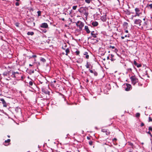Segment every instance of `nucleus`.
<instances>
[{
    "instance_id": "nucleus-24",
    "label": "nucleus",
    "mask_w": 152,
    "mask_h": 152,
    "mask_svg": "<svg viewBox=\"0 0 152 152\" xmlns=\"http://www.w3.org/2000/svg\"><path fill=\"white\" fill-rule=\"evenodd\" d=\"M0 101L2 102V103L3 104V106L4 107H6V104L5 101L4 99L3 98H1L0 99Z\"/></svg>"
},
{
    "instance_id": "nucleus-56",
    "label": "nucleus",
    "mask_w": 152,
    "mask_h": 152,
    "mask_svg": "<svg viewBox=\"0 0 152 152\" xmlns=\"http://www.w3.org/2000/svg\"><path fill=\"white\" fill-rule=\"evenodd\" d=\"M20 77H21V80H22L23 79H24L23 77V76H22L21 75L20 76Z\"/></svg>"
},
{
    "instance_id": "nucleus-38",
    "label": "nucleus",
    "mask_w": 152,
    "mask_h": 152,
    "mask_svg": "<svg viewBox=\"0 0 152 152\" xmlns=\"http://www.w3.org/2000/svg\"><path fill=\"white\" fill-rule=\"evenodd\" d=\"M140 114L139 113H137L136 114V117L137 118H138L140 117Z\"/></svg>"
},
{
    "instance_id": "nucleus-23",
    "label": "nucleus",
    "mask_w": 152,
    "mask_h": 152,
    "mask_svg": "<svg viewBox=\"0 0 152 152\" xmlns=\"http://www.w3.org/2000/svg\"><path fill=\"white\" fill-rule=\"evenodd\" d=\"M91 24L94 26L95 27L96 26L98 25V23L97 22L95 21L91 22Z\"/></svg>"
},
{
    "instance_id": "nucleus-25",
    "label": "nucleus",
    "mask_w": 152,
    "mask_h": 152,
    "mask_svg": "<svg viewBox=\"0 0 152 152\" xmlns=\"http://www.w3.org/2000/svg\"><path fill=\"white\" fill-rule=\"evenodd\" d=\"M128 145L131 146L132 148L133 149L134 148V145L131 142H127Z\"/></svg>"
},
{
    "instance_id": "nucleus-63",
    "label": "nucleus",
    "mask_w": 152,
    "mask_h": 152,
    "mask_svg": "<svg viewBox=\"0 0 152 152\" xmlns=\"http://www.w3.org/2000/svg\"><path fill=\"white\" fill-rule=\"evenodd\" d=\"M124 37H124L122 36V37H121V39H124Z\"/></svg>"
},
{
    "instance_id": "nucleus-41",
    "label": "nucleus",
    "mask_w": 152,
    "mask_h": 152,
    "mask_svg": "<svg viewBox=\"0 0 152 152\" xmlns=\"http://www.w3.org/2000/svg\"><path fill=\"white\" fill-rule=\"evenodd\" d=\"M38 14V16H39L41 15V12L40 11H39L37 12Z\"/></svg>"
},
{
    "instance_id": "nucleus-46",
    "label": "nucleus",
    "mask_w": 152,
    "mask_h": 152,
    "mask_svg": "<svg viewBox=\"0 0 152 152\" xmlns=\"http://www.w3.org/2000/svg\"><path fill=\"white\" fill-rule=\"evenodd\" d=\"M148 130L149 131L152 132V127L151 126H149L148 128Z\"/></svg>"
},
{
    "instance_id": "nucleus-17",
    "label": "nucleus",
    "mask_w": 152,
    "mask_h": 152,
    "mask_svg": "<svg viewBox=\"0 0 152 152\" xmlns=\"http://www.w3.org/2000/svg\"><path fill=\"white\" fill-rule=\"evenodd\" d=\"M102 131L103 132L106 133V134L107 135H109L110 134V132L109 131L106 129H103L102 130Z\"/></svg>"
},
{
    "instance_id": "nucleus-15",
    "label": "nucleus",
    "mask_w": 152,
    "mask_h": 152,
    "mask_svg": "<svg viewBox=\"0 0 152 152\" xmlns=\"http://www.w3.org/2000/svg\"><path fill=\"white\" fill-rule=\"evenodd\" d=\"M147 29L152 30V20H150Z\"/></svg>"
},
{
    "instance_id": "nucleus-11",
    "label": "nucleus",
    "mask_w": 152,
    "mask_h": 152,
    "mask_svg": "<svg viewBox=\"0 0 152 152\" xmlns=\"http://www.w3.org/2000/svg\"><path fill=\"white\" fill-rule=\"evenodd\" d=\"M41 90L42 92L45 94L49 95L50 92L48 91L47 89L44 87H42L41 88Z\"/></svg>"
},
{
    "instance_id": "nucleus-32",
    "label": "nucleus",
    "mask_w": 152,
    "mask_h": 152,
    "mask_svg": "<svg viewBox=\"0 0 152 152\" xmlns=\"http://www.w3.org/2000/svg\"><path fill=\"white\" fill-rule=\"evenodd\" d=\"M125 12L127 15H130L131 14V12L128 10H127L126 11H125Z\"/></svg>"
},
{
    "instance_id": "nucleus-33",
    "label": "nucleus",
    "mask_w": 152,
    "mask_h": 152,
    "mask_svg": "<svg viewBox=\"0 0 152 152\" xmlns=\"http://www.w3.org/2000/svg\"><path fill=\"white\" fill-rule=\"evenodd\" d=\"M80 51L78 50H77L75 52V53L76 55H78L80 53Z\"/></svg>"
},
{
    "instance_id": "nucleus-58",
    "label": "nucleus",
    "mask_w": 152,
    "mask_h": 152,
    "mask_svg": "<svg viewBox=\"0 0 152 152\" xmlns=\"http://www.w3.org/2000/svg\"><path fill=\"white\" fill-rule=\"evenodd\" d=\"M138 85L139 86H141L142 85V84L141 83H138Z\"/></svg>"
},
{
    "instance_id": "nucleus-53",
    "label": "nucleus",
    "mask_w": 152,
    "mask_h": 152,
    "mask_svg": "<svg viewBox=\"0 0 152 152\" xmlns=\"http://www.w3.org/2000/svg\"><path fill=\"white\" fill-rule=\"evenodd\" d=\"M144 125V124L143 123H142L141 124L140 126L141 127L143 126Z\"/></svg>"
},
{
    "instance_id": "nucleus-40",
    "label": "nucleus",
    "mask_w": 152,
    "mask_h": 152,
    "mask_svg": "<svg viewBox=\"0 0 152 152\" xmlns=\"http://www.w3.org/2000/svg\"><path fill=\"white\" fill-rule=\"evenodd\" d=\"M123 25L126 26V27L127 28V26H128V23L126 22H125L124 23Z\"/></svg>"
},
{
    "instance_id": "nucleus-50",
    "label": "nucleus",
    "mask_w": 152,
    "mask_h": 152,
    "mask_svg": "<svg viewBox=\"0 0 152 152\" xmlns=\"http://www.w3.org/2000/svg\"><path fill=\"white\" fill-rule=\"evenodd\" d=\"M15 5L16 6H19V4L18 2H17L15 3Z\"/></svg>"
},
{
    "instance_id": "nucleus-4",
    "label": "nucleus",
    "mask_w": 152,
    "mask_h": 152,
    "mask_svg": "<svg viewBox=\"0 0 152 152\" xmlns=\"http://www.w3.org/2000/svg\"><path fill=\"white\" fill-rule=\"evenodd\" d=\"M76 25L78 27L79 29L80 30H82L84 26V23L78 20L76 23Z\"/></svg>"
},
{
    "instance_id": "nucleus-20",
    "label": "nucleus",
    "mask_w": 152,
    "mask_h": 152,
    "mask_svg": "<svg viewBox=\"0 0 152 152\" xmlns=\"http://www.w3.org/2000/svg\"><path fill=\"white\" fill-rule=\"evenodd\" d=\"M84 29L87 33L89 34L90 33V31L89 29V28L88 26H85Z\"/></svg>"
},
{
    "instance_id": "nucleus-54",
    "label": "nucleus",
    "mask_w": 152,
    "mask_h": 152,
    "mask_svg": "<svg viewBox=\"0 0 152 152\" xmlns=\"http://www.w3.org/2000/svg\"><path fill=\"white\" fill-rule=\"evenodd\" d=\"M117 140V139L115 138H114L113 139V141H116Z\"/></svg>"
},
{
    "instance_id": "nucleus-43",
    "label": "nucleus",
    "mask_w": 152,
    "mask_h": 152,
    "mask_svg": "<svg viewBox=\"0 0 152 152\" xmlns=\"http://www.w3.org/2000/svg\"><path fill=\"white\" fill-rule=\"evenodd\" d=\"M15 111H21L19 107H17L15 109Z\"/></svg>"
},
{
    "instance_id": "nucleus-42",
    "label": "nucleus",
    "mask_w": 152,
    "mask_h": 152,
    "mask_svg": "<svg viewBox=\"0 0 152 152\" xmlns=\"http://www.w3.org/2000/svg\"><path fill=\"white\" fill-rule=\"evenodd\" d=\"M148 121L149 122H151V121L152 122V118H151V117H148Z\"/></svg>"
},
{
    "instance_id": "nucleus-51",
    "label": "nucleus",
    "mask_w": 152,
    "mask_h": 152,
    "mask_svg": "<svg viewBox=\"0 0 152 152\" xmlns=\"http://www.w3.org/2000/svg\"><path fill=\"white\" fill-rule=\"evenodd\" d=\"M19 23H16V24H15V26L17 27H19Z\"/></svg>"
},
{
    "instance_id": "nucleus-2",
    "label": "nucleus",
    "mask_w": 152,
    "mask_h": 152,
    "mask_svg": "<svg viewBox=\"0 0 152 152\" xmlns=\"http://www.w3.org/2000/svg\"><path fill=\"white\" fill-rule=\"evenodd\" d=\"M21 75V73H19L18 72H15L12 71V74L11 75V76L12 77L15 78L16 79H20Z\"/></svg>"
},
{
    "instance_id": "nucleus-59",
    "label": "nucleus",
    "mask_w": 152,
    "mask_h": 152,
    "mask_svg": "<svg viewBox=\"0 0 152 152\" xmlns=\"http://www.w3.org/2000/svg\"><path fill=\"white\" fill-rule=\"evenodd\" d=\"M37 66H39V65H40V63L39 62H37Z\"/></svg>"
},
{
    "instance_id": "nucleus-21",
    "label": "nucleus",
    "mask_w": 152,
    "mask_h": 152,
    "mask_svg": "<svg viewBox=\"0 0 152 152\" xmlns=\"http://www.w3.org/2000/svg\"><path fill=\"white\" fill-rule=\"evenodd\" d=\"M134 64L137 66V67L138 68L140 67L141 66V65L140 64H138L136 61L135 60L134 61Z\"/></svg>"
},
{
    "instance_id": "nucleus-44",
    "label": "nucleus",
    "mask_w": 152,
    "mask_h": 152,
    "mask_svg": "<svg viewBox=\"0 0 152 152\" xmlns=\"http://www.w3.org/2000/svg\"><path fill=\"white\" fill-rule=\"evenodd\" d=\"M93 142L91 141H90L89 142V144L90 145H92Z\"/></svg>"
},
{
    "instance_id": "nucleus-36",
    "label": "nucleus",
    "mask_w": 152,
    "mask_h": 152,
    "mask_svg": "<svg viewBox=\"0 0 152 152\" xmlns=\"http://www.w3.org/2000/svg\"><path fill=\"white\" fill-rule=\"evenodd\" d=\"M8 76L7 78H6V80H12V79L10 77L11 76Z\"/></svg>"
},
{
    "instance_id": "nucleus-39",
    "label": "nucleus",
    "mask_w": 152,
    "mask_h": 152,
    "mask_svg": "<svg viewBox=\"0 0 152 152\" xmlns=\"http://www.w3.org/2000/svg\"><path fill=\"white\" fill-rule=\"evenodd\" d=\"M114 50H113V51L115 53H117V52L118 51V50L117 49L115 48L114 49H113Z\"/></svg>"
},
{
    "instance_id": "nucleus-60",
    "label": "nucleus",
    "mask_w": 152,
    "mask_h": 152,
    "mask_svg": "<svg viewBox=\"0 0 152 152\" xmlns=\"http://www.w3.org/2000/svg\"><path fill=\"white\" fill-rule=\"evenodd\" d=\"M133 150L132 149H130L129 150V152H133Z\"/></svg>"
},
{
    "instance_id": "nucleus-31",
    "label": "nucleus",
    "mask_w": 152,
    "mask_h": 152,
    "mask_svg": "<svg viewBox=\"0 0 152 152\" xmlns=\"http://www.w3.org/2000/svg\"><path fill=\"white\" fill-rule=\"evenodd\" d=\"M40 60L43 63H45L46 62V60L43 58L41 57Z\"/></svg>"
},
{
    "instance_id": "nucleus-48",
    "label": "nucleus",
    "mask_w": 152,
    "mask_h": 152,
    "mask_svg": "<svg viewBox=\"0 0 152 152\" xmlns=\"http://www.w3.org/2000/svg\"><path fill=\"white\" fill-rule=\"evenodd\" d=\"M56 80H54L53 81H51V85H53V83H56Z\"/></svg>"
},
{
    "instance_id": "nucleus-14",
    "label": "nucleus",
    "mask_w": 152,
    "mask_h": 152,
    "mask_svg": "<svg viewBox=\"0 0 152 152\" xmlns=\"http://www.w3.org/2000/svg\"><path fill=\"white\" fill-rule=\"evenodd\" d=\"M89 70L91 73H93L94 76H97L98 73L95 69H89Z\"/></svg>"
},
{
    "instance_id": "nucleus-1",
    "label": "nucleus",
    "mask_w": 152,
    "mask_h": 152,
    "mask_svg": "<svg viewBox=\"0 0 152 152\" xmlns=\"http://www.w3.org/2000/svg\"><path fill=\"white\" fill-rule=\"evenodd\" d=\"M78 11L81 14V15L86 16V17L87 18L88 15V10L84 8H82L78 10Z\"/></svg>"
},
{
    "instance_id": "nucleus-19",
    "label": "nucleus",
    "mask_w": 152,
    "mask_h": 152,
    "mask_svg": "<svg viewBox=\"0 0 152 152\" xmlns=\"http://www.w3.org/2000/svg\"><path fill=\"white\" fill-rule=\"evenodd\" d=\"M106 15L105 14L102 16H101L100 18L101 20L103 22L106 21Z\"/></svg>"
},
{
    "instance_id": "nucleus-8",
    "label": "nucleus",
    "mask_w": 152,
    "mask_h": 152,
    "mask_svg": "<svg viewBox=\"0 0 152 152\" xmlns=\"http://www.w3.org/2000/svg\"><path fill=\"white\" fill-rule=\"evenodd\" d=\"M142 20L140 19H136L134 21V24L140 26L141 25Z\"/></svg>"
},
{
    "instance_id": "nucleus-3",
    "label": "nucleus",
    "mask_w": 152,
    "mask_h": 152,
    "mask_svg": "<svg viewBox=\"0 0 152 152\" xmlns=\"http://www.w3.org/2000/svg\"><path fill=\"white\" fill-rule=\"evenodd\" d=\"M130 79L131 80L132 84L133 85H135L138 81V79L136 77L135 75L132 76L130 77Z\"/></svg>"
},
{
    "instance_id": "nucleus-47",
    "label": "nucleus",
    "mask_w": 152,
    "mask_h": 152,
    "mask_svg": "<svg viewBox=\"0 0 152 152\" xmlns=\"http://www.w3.org/2000/svg\"><path fill=\"white\" fill-rule=\"evenodd\" d=\"M77 8V6L75 5V6H73L72 8H73V10H75Z\"/></svg>"
},
{
    "instance_id": "nucleus-6",
    "label": "nucleus",
    "mask_w": 152,
    "mask_h": 152,
    "mask_svg": "<svg viewBox=\"0 0 152 152\" xmlns=\"http://www.w3.org/2000/svg\"><path fill=\"white\" fill-rule=\"evenodd\" d=\"M38 80L39 82V83L41 84H43L46 81V79L45 77L44 76H42L41 77H40L39 78Z\"/></svg>"
},
{
    "instance_id": "nucleus-64",
    "label": "nucleus",
    "mask_w": 152,
    "mask_h": 152,
    "mask_svg": "<svg viewBox=\"0 0 152 152\" xmlns=\"http://www.w3.org/2000/svg\"><path fill=\"white\" fill-rule=\"evenodd\" d=\"M43 32L44 33H45L46 32V30H44Z\"/></svg>"
},
{
    "instance_id": "nucleus-10",
    "label": "nucleus",
    "mask_w": 152,
    "mask_h": 152,
    "mask_svg": "<svg viewBox=\"0 0 152 152\" xmlns=\"http://www.w3.org/2000/svg\"><path fill=\"white\" fill-rule=\"evenodd\" d=\"M28 78L31 80L29 82V83H28V86L29 87H31L33 86L34 84H35L34 81L33 80L31 79L29 77H28Z\"/></svg>"
},
{
    "instance_id": "nucleus-28",
    "label": "nucleus",
    "mask_w": 152,
    "mask_h": 152,
    "mask_svg": "<svg viewBox=\"0 0 152 152\" xmlns=\"http://www.w3.org/2000/svg\"><path fill=\"white\" fill-rule=\"evenodd\" d=\"M84 55H86V58L88 59L89 58V56L88 55V52H85L84 53Z\"/></svg>"
},
{
    "instance_id": "nucleus-55",
    "label": "nucleus",
    "mask_w": 152,
    "mask_h": 152,
    "mask_svg": "<svg viewBox=\"0 0 152 152\" xmlns=\"http://www.w3.org/2000/svg\"><path fill=\"white\" fill-rule=\"evenodd\" d=\"M32 58H36L37 56L36 55H33L32 56Z\"/></svg>"
},
{
    "instance_id": "nucleus-5",
    "label": "nucleus",
    "mask_w": 152,
    "mask_h": 152,
    "mask_svg": "<svg viewBox=\"0 0 152 152\" xmlns=\"http://www.w3.org/2000/svg\"><path fill=\"white\" fill-rule=\"evenodd\" d=\"M12 71L11 70H7V71L4 72L2 73V75L4 77L10 76H11V75L12 74Z\"/></svg>"
},
{
    "instance_id": "nucleus-9",
    "label": "nucleus",
    "mask_w": 152,
    "mask_h": 152,
    "mask_svg": "<svg viewBox=\"0 0 152 152\" xmlns=\"http://www.w3.org/2000/svg\"><path fill=\"white\" fill-rule=\"evenodd\" d=\"M150 20L146 19V21H145L143 24L142 25V26L141 27L142 28L143 27H145L147 29L148 25H149V22Z\"/></svg>"
},
{
    "instance_id": "nucleus-52",
    "label": "nucleus",
    "mask_w": 152,
    "mask_h": 152,
    "mask_svg": "<svg viewBox=\"0 0 152 152\" xmlns=\"http://www.w3.org/2000/svg\"><path fill=\"white\" fill-rule=\"evenodd\" d=\"M140 16L139 15H137V14L135 13V14L134 15V17H135L136 16L139 17Z\"/></svg>"
},
{
    "instance_id": "nucleus-61",
    "label": "nucleus",
    "mask_w": 152,
    "mask_h": 152,
    "mask_svg": "<svg viewBox=\"0 0 152 152\" xmlns=\"http://www.w3.org/2000/svg\"><path fill=\"white\" fill-rule=\"evenodd\" d=\"M87 139H88V140H90V137H87Z\"/></svg>"
},
{
    "instance_id": "nucleus-37",
    "label": "nucleus",
    "mask_w": 152,
    "mask_h": 152,
    "mask_svg": "<svg viewBox=\"0 0 152 152\" xmlns=\"http://www.w3.org/2000/svg\"><path fill=\"white\" fill-rule=\"evenodd\" d=\"M127 71L128 72H131L132 71V69L131 68H129L127 69Z\"/></svg>"
},
{
    "instance_id": "nucleus-34",
    "label": "nucleus",
    "mask_w": 152,
    "mask_h": 152,
    "mask_svg": "<svg viewBox=\"0 0 152 152\" xmlns=\"http://www.w3.org/2000/svg\"><path fill=\"white\" fill-rule=\"evenodd\" d=\"M91 0H85V2L88 4H90V3Z\"/></svg>"
},
{
    "instance_id": "nucleus-45",
    "label": "nucleus",
    "mask_w": 152,
    "mask_h": 152,
    "mask_svg": "<svg viewBox=\"0 0 152 152\" xmlns=\"http://www.w3.org/2000/svg\"><path fill=\"white\" fill-rule=\"evenodd\" d=\"M109 48H111L112 49H114L115 48V47L114 46H112V45H110L109 46Z\"/></svg>"
},
{
    "instance_id": "nucleus-7",
    "label": "nucleus",
    "mask_w": 152,
    "mask_h": 152,
    "mask_svg": "<svg viewBox=\"0 0 152 152\" xmlns=\"http://www.w3.org/2000/svg\"><path fill=\"white\" fill-rule=\"evenodd\" d=\"M123 87L125 88L126 91H128L131 89V85L126 83V85L124 84L123 85Z\"/></svg>"
},
{
    "instance_id": "nucleus-62",
    "label": "nucleus",
    "mask_w": 152,
    "mask_h": 152,
    "mask_svg": "<svg viewBox=\"0 0 152 152\" xmlns=\"http://www.w3.org/2000/svg\"><path fill=\"white\" fill-rule=\"evenodd\" d=\"M92 33H95V32L94 31H91V34Z\"/></svg>"
},
{
    "instance_id": "nucleus-13",
    "label": "nucleus",
    "mask_w": 152,
    "mask_h": 152,
    "mask_svg": "<svg viewBox=\"0 0 152 152\" xmlns=\"http://www.w3.org/2000/svg\"><path fill=\"white\" fill-rule=\"evenodd\" d=\"M135 11L137 15H139L140 16V15L142 14V12H140V10H139V8H136L135 9Z\"/></svg>"
},
{
    "instance_id": "nucleus-22",
    "label": "nucleus",
    "mask_w": 152,
    "mask_h": 152,
    "mask_svg": "<svg viewBox=\"0 0 152 152\" xmlns=\"http://www.w3.org/2000/svg\"><path fill=\"white\" fill-rule=\"evenodd\" d=\"M97 34L96 33H92L91 34V36L89 37H88V39H91L92 38V37H94V38H96L97 37Z\"/></svg>"
},
{
    "instance_id": "nucleus-49",
    "label": "nucleus",
    "mask_w": 152,
    "mask_h": 152,
    "mask_svg": "<svg viewBox=\"0 0 152 152\" xmlns=\"http://www.w3.org/2000/svg\"><path fill=\"white\" fill-rule=\"evenodd\" d=\"M84 0H75V1H77L79 2H83Z\"/></svg>"
},
{
    "instance_id": "nucleus-30",
    "label": "nucleus",
    "mask_w": 152,
    "mask_h": 152,
    "mask_svg": "<svg viewBox=\"0 0 152 152\" xmlns=\"http://www.w3.org/2000/svg\"><path fill=\"white\" fill-rule=\"evenodd\" d=\"M111 58L110 59L111 61H113L115 60V59L113 57L114 56L112 54H111Z\"/></svg>"
},
{
    "instance_id": "nucleus-18",
    "label": "nucleus",
    "mask_w": 152,
    "mask_h": 152,
    "mask_svg": "<svg viewBox=\"0 0 152 152\" xmlns=\"http://www.w3.org/2000/svg\"><path fill=\"white\" fill-rule=\"evenodd\" d=\"M10 142V139H8L7 140H5L4 143V145L5 146H8L9 145V143Z\"/></svg>"
},
{
    "instance_id": "nucleus-27",
    "label": "nucleus",
    "mask_w": 152,
    "mask_h": 152,
    "mask_svg": "<svg viewBox=\"0 0 152 152\" xmlns=\"http://www.w3.org/2000/svg\"><path fill=\"white\" fill-rule=\"evenodd\" d=\"M65 51L66 53L65 55L66 56H67L68 54L70 52L69 48H68L66 49H65Z\"/></svg>"
},
{
    "instance_id": "nucleus-35",
    "label": "nucleus",
    "mask_w": 152,
    "mask_h": 152,
    "mask_svg": "<svg viewBox=\"0 0 152 152\" xmlns=\"http://www.w3.org/2000/svg\"><path fill=\"white\" fill-rule=\"evenodd\" d=\"M34 71L33 69L32 70H29V74H32L34 73Z\"/></svg>"
},
{
    "instance_id": "nucleus-26",
    "label": "nucleus",
    "mask_w": 152,
    "mask_h": 152,
    "mask_svg": "<svg viewBox=\"0 0 152 152\" xmlns=\"http://www.w3.org/2000/svg\"><path fill=\"white\" fill-rule=\"evenodd\" d=\"M91 66V64L89 63L88 61H87L86 65H85V66L86 68L87 69H90V66Z\"/></svg>"
},
{
    "instance_id": "nucleus-29",
    "label": "nucleus",
    "mask_w": 152,
    "mask_h": 152,
    "mask_svg": "<svg viewBox=\"0 0 152 152\" xmlns=\"http://www.w3.org/2000/svg\"><path fill=\"white\" fill-rule=\"evenodd\" d=\"M34 32H30L28 31L27 32V34L28 35H33L34 34Z\"/></svg>"
},
{
    "instance_id": "nucleus-16",
    "label": "nucleus",
    "mask_w": 152,
    "mask_h": 152,
    "mask_svg": "<svg viewBox=\"0 0 152 152\" xmlns=\"http://www.w3.org/2000/svg\"><path fill=\"white\" fill-rule=\"evenodd\" d=\"M145 8L147 9L148 10H152V4H147Z\"/></svg>"
},
{
    "instance_id": "nucleus-57",
    "label": "nucleus",
    "mask_w": 152,
    "mask_h": 152,
    "mask_svg": "<svg viewBox=\"0 0 152 152\" xmlns=\"http://www.w3.org/2000/svg\"><path fill=\"white\" fill-rule=\"evenodd\" d=\"M147 133L148 134H149L150 135H151V133L150 132V131H149L148 132H147Z\"/></svg>"
},
{
    "instance_id": "nucleus-12",
    "label": "nucleus",
    "mask_w": 152,
    "mask_h": 152,
    "mask_svg": "<svg viewBox=\"0 0 152 152\" xmlns=\"http://www.w3.org/2000/svg\"><path fill=\"white\" fill-rule=\"evenodd\" d=\"M40 27L43 28H48V25L47 23H44L41 24Z\"/></svg>"
}]
</instances>
